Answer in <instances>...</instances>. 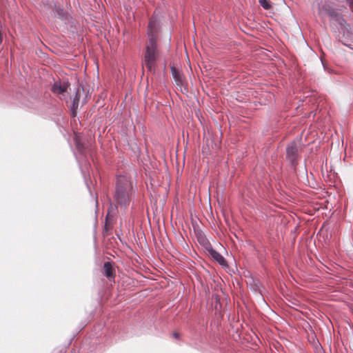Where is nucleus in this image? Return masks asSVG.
<instances>
[{
	"mask_svg": "<svg viewBox=\"0 0 353 353\" xmlns=\"http://www.w3.org/2000/svg\"><path fill=\"white\" fill-rule=\"evenodd\" d=\"M118 207L119 206L116 203L114 205L111 204L110 208L108 210L106 219H108L109 217H113L117 212Z\"/></svg>",
	"mask_w": 353,
	"mask_h": 353,
	"instance_id": "1a4fd4ad",
	"label": "nucleus"
},
{
	"mask_svg": "<svg viewBox=\"0 0 353 353\" xmlns=\"http://www.w3.org/2000/svg\"><path fill=\"white\" fill-rule=\"evenodd\" d=\"M80 90H76L75 96L73 99L72 103V114L74 117L76 114V110L78 108L79 99H80Z\"/></svg>",
	"mask_w": 353,
	"mask_h": 353,
	"instance_id": "6e6552de",
	"label": "nucleus"
},
{
	"mask_svg": "<svg viewBox=\"0 0 353 353\" xmlns=\"http://www.w3.org/2000/svg\"><path fill=\"white\" fill-rule=\"evenodd\" d=\"M250 286V289L255 292H257L259 291V285L258 283H256L252 279H251V281H250V283H249Z\"/></svg>",
	"mask_w": 353,
	"mask_h": 353,
	"instance_id": "f8f14e48",
	"label": "nucleus"
},
{
	"mask_svg": "<svg viewBox=\"0 0 353 353\" xmlns=\"http://www.w3.org/2000/svg\"><path fill=\"white\" fill-rule=\"evenodd\" d=\"M196 237L199 244L203 246L206 250H208L210 247H212V245L210 243V241L207 239L204 234L202 233L201 232H198Z\"/></svg>",
	"mask_w": 353,
	"mask_h": 353,
	"instance_id": "0eeeda50",
	"label": "nucleus"
},
{
	"mask_svg": "<svg viewBox=\"0 0 353 353\" xmlns=\"http://www.w3.org/2000/svg\"><path fill=\"white\" fill-rule=\"evenodd\" d=\"M351 8H353V0H346Z\"/></svg>",
	"mask_w": 353,
	"mask_h": 353,
	"instance_id": "2eb2a0df",
	"label": "nucleus"
},
{
	"mask_svg": "<svg viewBox=\"0 0 353 353\" xmlns=\"http://www.w3.org/2000/svg\"><path fill=\"white\" fill-rule=\"evenodd\" d=\"M171 72L176 85L179 87L184 86L185 81L181 72L174 67H171Z\"/></svg>",
	"mask_w": 353,
	"mask_h": 353,
	"instance_id": "423d86ee",
	"label": "nucleus"
},
{
	"mask_svg": "<svg viewBox=\"0 0 353 353\" xmlns=\"http://www.w3.org/2000/svg\"><path fill=\"white\" fill-rule=\"evenodd\" d=\"M299 157L298 148L295 142L289 144L286 148V158L290 164L295 166Z\"/></svg>",
	"mask_w": 353,
	"mask_h": 353,
	"instance_id": "7ed1b4c3",
	"label": "nucleus"
},
{
	"mask_svg": "<svg viewBox=\"0 0 353 353\" xmlns=\"http://www.w3.org/2000/svg\"><path fill=\"white\" fill-rule=\"evenodd\" d=\"M54 93H58L61 94H64V93L67 91V90H52Z\"/></svg>",
	"mask_w": 353,
	"mask_h": 353,
	"instance_id": "4468645a",
	"label": "nucleus"
},
{
	"mask_svg": "<svg viewBox=\"0 0 353 353\" xmlns=\"http://www.w3.org/2000/svg\"><path fill=\"white\" fill-rule=\"evenodd\" d=\"M259 2L265 10H270L272 8L271 2L269 0H259Z\"/></svg>",
	"mask_w": 353,
	"mask_h": 353,
	"instance_id": "9b49d317",
	"label": "nucleus"
},
{
	"mask_svg": "<svg viewBox=\"0 0 353 353\" xmlns=\"http://www.w3.org/2000/svg\"><path fill=\"white\" fill-rule=\"evenodd\" d=\"M135 192L131 177L126 175H119L116 178L114 201L121 209L126 210L130 205Z\"/></svg>",
	"mask_w": 353,
	"mask_h": 353,
	"instance_id": "f03ea898",
	"label": "nucleus"
},
{
	"mask_svg": "<svg viewBox=\"0 0 353 353\" xmlns=\"http://www.w3.org/2000/svg\"><path fill=\"white\" fill-rule=\"evenodd\" d=\"M188 90H188V89L184 90V91H185V94L188 92ZM180 91H181V92L184 93V92H183V90H180Z\"/></svg>",
	"mask_w": 353,
	"mask_h": 353,
	"instance_id": "f3484780",
	"label": "nucleus"
},
{
	"mask_svg": "<svg viewBox=\"0 0 353 353\" xmlns=\"http://www.w3.org/2000/svg\"><path fill=\"white\" fill-rule=\"evenodd\" d=\"M173 336L175 338V339H179V334L178 332H174L173 333Z\"/></svg>",
	"mask_w": 353,
	"mask_h": 353,
	"instance_id": "dca6fc26",
	"label": "nucleus"
},
{
	"mask_svg": "<svg viewBox=\"0 0 353 353\" xmlns=\"http://www.w3.org/2000/svg\"><path fill=\"white\" fill-rule=\"evenodd\" d=\"M70 84L69 83L68 81H63L59 82H55L52 88H68Z\"/></svg>",
	"mask_w": 353,
	"mask_h": 353,
	"instance_id": "9d476101",
	"label": "nucleus"
},
{
	"mask_svg": "<svg viewBox=\"0 0 353 353\" xmlns=\"http://www.w3.org/2000/svg\"><path fill=\"white\" fill-rule=\"evenodd\" d=\"M76 147H77V150L81 153V154H83V150H84V146H83V144L81 143L80 141H76Z\"/></svg>",
	"mask_w": 353,
	"mask_h": 353,
	"instance_id": "ddd939ff",
	"label": "nucleus"
},
{
	"mask_svg": "<svg viewBox=\"0 0 353 353\" xmlns=\"http://www.w3.org/2000/svg\"><path fill=\"white\" fill-rule=\"evenodd\" d=\"M159 24L154 17H152L148 26V40L143 52L142 63L150 72H154L160 57L158 41Z\"/></svg>",
	"mask_w": 353,
	"mask_h": 353,
	"instance_id": "f257e3e1",
	"label": "nucleus"
},
{
	"mask_svg": "<svg viewBox=\"0 0 353 353\" xmlns=\"http://www.w3.org/2000/svg\"><path fill=\"white\" fill-rule=\"evenodd\" d=\"M104 274L110 281H114L115 270L111 262H105L103 264Z\"/></svg>",
	"mask_w": 353,
	"mask_h": 353,
	"instance_id": "39448f33",
	"label": "nucleus"
},
{
	"mask_svg": "<svg viewBox=\"0 0 353 353\" xmlns=\"http://www.w3.org/2000/svg\"><path fill=\"white\" fill-rule=\"evenodd\" d=\"M208 254L210 255V256L216 261L219 265H221L223 267H227L228 263L226 262V260L224 259V257L218 252H216L213 248L210 247L208 250H207Z\"/></svg>",
	"mask_w": 353,
	"mask_h": 353,
	"instance_id": "20e7f679",
	"label": "nucleus"
}]
</instances>
